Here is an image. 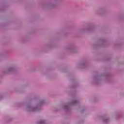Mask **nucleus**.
I'll list each match as a JSON object with an SVG mask.
<instances>
[{
    "instance_id": "f257e3e1",
    "label": "nucleus",
    "mask_w": 124,
    "mask_h": 124,
    "mask_svg": "<svg viewBox=\"0 0 124 124\" xmlns=\"http://www.w3.org/2000/svg\"><path fill=\"white\" fill-rule=\"evenodd\" d=\"M77 103H78L77 100H73L68 105H64L63 106V108H64V109H68V106H70L71 105H75V104H77Z\"/></svg>"
},
{
    "instance_id": "f03ea898",
    "label": "nucleus",
    "mask_w": 124,
    "mask_h": 124,
    "mask_svg": "<svg viewBox=\"0 0 124 124\" xmlns=\"http://www.w3.org/2000/svg\"><path fill=\"white\" fill-rule=\"evenodd\" d=\"M27 111H31V112H35L38 111V107H32L30 106H28L27 107Z\"/></svg>"
},
{
    "instance_id": "7ed1b4c3",
    "label": "nucleus",
    "mask_w": 124,
    "mask_h": 124,
    "mask_svg": "<svg viewBox=\"0 0 124 124\" xmlns=\"http://www.w3.org/2000/svg\"><path fill=\"white\" fill-rule=\"evenodd\" d=\"M14 71V67H9L6 69V72L10 73V72H13Z\"/></svg>"
},
{
    "instance_id": "20e7f679",
    "label": "nucleus",
    "mask_w": 124,
    "mask_h": 124,
    "mask_svg": "<svg viewBox=\"0 0 124 124\" xmlns=\"http://www.w3.org/2000/svg\"><path fill=\"white\" fill-rule=\"evenodd\" d=\"M38 124H46V121L45 120H40L38 122Z\"/></svg>"
},
{
    "instance_id": "39448f33",
    "label": "nucleus",
    "mask_w": 124,
    "mask_h": 124,
    "mask_svg": "<svg viewBox=\"0 0 124 124\" xmlns=\"http://www.w3.org/2000/svg\"><path fill=\"white\" fill-rule=\"evenodd\" d=\"M43 101H41L40 103V105H42V104H43Z\"/></svg>"
}]
</instances>
